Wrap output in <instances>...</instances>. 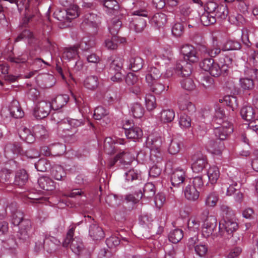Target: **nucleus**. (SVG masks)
<instances>
[{
  "mask_svg": "<svg viewBox=\"0 0 258 258\" xmlns=\"http://www.w3.org/2000/svg\"><path fill=\"white\" fill-rule=\"evenodd\" d=\"M224 115V111L221 108L216 110L213 117L208 110L204 111L203 114L204 118H207L209 121H212L214 134L220 140L226 139L233 132V125L225 119Z\"/></svg>",
  "mask_w": 258,
  "mask_h": 258,
  "instance_id": "f257e3e1",
  "label": "nucleus"
},
{
  "mask_svg": "<svg viewBox=\"0 0 258 258\" xmlns=\"http://www.w3.org/2000/svg\"><path fill=\"white\" fill-rule=\"evenodd\" d=\"M232 61V58L226 56L224 61H221L220 64L215 62L213 58H206L200 63V67L203 70L208 72L212 77H218L221 75L225 76L229 73L230 64Z\"/></svg>",
  "mask_w": 258,
  "mask_h": 258,
  "instance_id": "f03ea898",
  "label": "nucleus"
},
{
  "mask_svg": "<svg viewBox=\"0 0 258 258\" xmlns=\"http://www.w3.org/2000/svg\"><path fill=\"white\" fill-rule=\"evenodd\" d=\"M75 229L76 226L75 225L70 226L62 244L64 247H68L70 244V247L72 251L76 254L79 255L85 252L86 250L84 249L82 240L80 238L75 237L73 238Z\"/></svg>",
  "mask_w": 258,
  "mask_h": 258,
  "instance_id": "7ed1b4c3",
  "label": "nucleus"
},
{
  "mask_svg": "<svg viewBox=\"0 0 258 258\" xmlns=\"http://www.w3.org/2000/svg\"><path fill=\"white\" fill-rule=\"evenodd\" d=\"M238 228V225L235 218L226 217L223 223H219L218 234H217L216 236L228 238Z\"/></svg>",
  "mask_w": 258,
  "mask_h": 258,
  "instance_id": "20e7f679",
  "label": "nucleus"
},
{
  "mask_svg": "<svg viewBox=\"0 0 258 258\" xmlns=\"http://www.w3.org/2000/svg\"><path fill=\"white\" fill-rule=\"evenodd\" d=\"M132 15L136 17L131 22L130 28L136 32H141L146 26V21L141 17H148V16L146 7L144 6L142 8L134 11Z\"/></svg>",
  "mask_w": 258,
  "mask_h": 258,
  "instance_id": "39448f33",
  "label": "nucleus"
},
{
  "mask_svg": "<svg viewBox=\"0 0 258 258\" xmlns=\"http://www.w3.org/2000/svg\"><path fill=\"white\" fill-rule=\"evenodd\" d=\"M206 10L209 12L213 14L216 21L225 19L228 14L226 6L218 5L212 1L209 2L206 4Z\"/></svg>",
  "mask_w": 258,
  "mask_h": 258,
  "instance_id": "423d86ee",
  "label": "nucleus"
},
{
  "mask_svg": "<svg viewBox=\"0 0 258 258\" xmlns=\"http://www.w3.org/2000/svg\"><path fill=\"white\" fill-rule=\"evenodd\" d=\"M52 108L50 102L42 101L39 102L35 107L34 116L37 119H42L47 116Z\"/></svg>",
  "mask_w": 258,
  "mask_h": 258,
  "instance_id": "0eeeda50",
  "label": "nucleus"
},
{
  "mask_svg": "<svg viewBox=\"0 0 258 258\" xmlns=\"http://www.w3.org/2000/svg\"><path fill=\"white\" fill-rule=\"evenodd\" d=\"M180 52L183 55L184 61H188L190 62L195 63L199 61V56L197 55L196 49L188 44L183 45L180 49Z\"/></svg>",
  "mask_w": 258,
  "mask_h": 258,
  "instance_id": "6e6552de",
  "label": "nucleus"
},
{
  "mask_svg": "<svg viewBox=\"0 0 258 258\" xmlns=\"http://www.w3.org/2000/svg\"><path fill=\"white\" fill-rule=\"evenodd\" d=\"M217 226V219L214 216H211L210 218L206 222H204L202 226V235L204 237L208 238L210 236H212L213 238L216 237V236H214L213 234L214 230L216 228ZM218 233L215 234L216 235Z\"/></svg>",
  "mask_w": 258,
  "mask_h": 258,
  "instance_id": "1a4fd4ad",
  "label": "nucleus"
},
{
  "mask_svg": "<svg viewBox=\"0 0 258 258\" xmlns=\"http://www.w3.org/2000/svg\"><path fill=\"white\" fill-rule=\"evenodd\" d=\"M100 23V19L99 17L95 14L88 13L85 15L83 21L82 22L83 26H88L94 29L93 33H96L97 28Z\"/></svg>",
  "mask_w": 258,
  "mask_h": 258,
  "instance_id": "9d476101",
  "label": "nucleus"
},
{
  "mask_svg": "<svg viewBox=\"0 0 258 258\" xmlns=\"http://www.w3.org/2000/svg\"><path fill=\"white\" fill-rule=\"evenodd\" d=\"M185 172L184 170L180 168L174 169L170 177L172 185L178 187L182 184L185 179Z\"/></svg>",
  "mask_w": 258,
  "mask_h": 258,
  "instance_id": "9b49d317",
  "label": "nucleus"
},
{
  "mask_svg": "<svg viewBox=\"0 0 258 258\" xmlns=\"http://www.w3.org/2000/svg\"><path fill=\"white\" fill-rule=\"evenodd\" d=\"M103 5L106 12L110 16H118L121 14L119 6L116 0H104Z\"/></svg>",
  "mask_w": 258,
  "mask_h": 258,
  "instance_id": "f8f14e48",
  "label": "nucleus"
},
{
  "mask_svg": "<svg viewBox=\"0 0 258 258\" xmlns=\"http://www.w3.org/2000/svg\"><path fill=\"white\" fill-rule=\"evenodd\" d=\"M89 236L93 240H100L105 236L102 228L97 223H93L89 227Z\"/></svg>",
  "mask_w": 258,
  "mask_h": 258,
  "instance_id": "ddd939ff",
  "label": "nucleus"
},
{
  "mask_svg": "<svg viewBox=\"0 0 258 258\" xmlns=\"http://www.w3.org/2000/svg\"><path fill=\"white\" fill-rule=\"evenodd\" d=\"M21 151L22 149L19 144L17 143H9L6 145L5 154L7 158L12 159L15 158V155L20 154Z\"/></svg>",
  "mask_w": 258,
  "mask_h": 258,
  "instance_id": "4468645a",
  "label": "nucleus"
},
{
  "mask_svg": "<svg viewBox=\"0 0 258 258\" xmlns=\"http://www.w3.org/2000/svg\"><path fill=\"white\" fill-rule=\"evenodd\" d=\"M177 103L179 108L181 110H187L191 112L195 111L194 105L189 100V96L186 94L179 97Z\"/></svg>",
  "mask_w": 258,
  "mask_h": 258,
  "instance_id": "2eb2a0df",
  "label": "nucleus"
},
{
  "mask_svg": "<svg viewBox=\"0 0 258 258\" xmlns=\"http://www.w3.org/2000/svg\"><path fill=\"white\" fill-rule=\"evenodd\" d=\"M191 64L185 61H181L176 63L175 71L178 75L182 77L188 76L191 74Z\"/></svg>",
  "mask_w": 258,
  "mask_h": 258,
  "instance_id": "dca6fc26",
  "label": "nucleus"
},
{
  "mask_svg": "<svg viewBox=\"0 0 258 258\" xmlns=\"http://www.w3.org/2000/svg\"><path fill=\"white\" fill-rule=\"evenodd\" d=\"M170 16H167L164 13H158L155 14L151 19V23L155 26L160 28L164 26Z\"/></svg>",
  "mask_w": 258,
  "mask_h": 258,
  "instance_id": "f3484780",
  "label": "nucleus"
},
{
  "mask_svg": "<svg viewBox=\"0 0 258 258\" xmlns=\"http://www.w3.org/2000/svg\"><path fill=\"white\" fill-rule=\"evenodd\" d=\"M9 111L11 116L15 118H22L24 113L20 106L19 102L13 100L9 106Z\"/></svg>",
  "mask_w": 258,
  "mask_h": 258,
  "instance_id": "a211bd4d",
  "label": "nucleus"
},
{
  "mask_svg": "<svg viewBox=\"0 0 258 258\" xmlns=\"http://www.w3.org/2000/svg\"><path fill=\"white\" fill-rule=\"evenodd\" d=\"M121 15L115 16L112 18L109 23L108 29L112 35H116L122 25V22L120 21Z\"/></svg>",
  "mask_w": 258,
  "mask_h": 258,
  "instance_id": "6ab92c4d",
  "label": "nucleus"
},
{
  "mask_svg": "<svg viewBox=\"0 0 258 258\" xmlns=\"http://www.w3.org/2000/svg\"><path fill=\"white\" fill-rule=\"evenodd\" d=\"M69 99L67 95H60L57 96L50 102L52 109L58 110L64 106Z\"/></svg>",
  "mask_w": 258,
  "mask_h": 258,
  "instance_id": "aec40b11",
  "label": "nucleus"
},
{
  "mask_svg": "<svg viewBox=\"0 0 258 258\" xmlns=\"http://www.w3.org/2000/svg\"><path fill=\"white\" fill-rule=\"evenodd\" d=\"M78 56V46L76 45L63 48L62 57L64 59L70 60L76 59Z\"/></svg>",
  "mask_w": 258,
  "mask_h": 258,
  "instance_id": "412c9836",
  "label": "nucleus"
},
{
  "mask_svg": "<svg viewBox=\"0 0 258 258\" xmlns=\"http://www.w3.org/2000/svg\"><path fill=\"white\" fill-rule=\"evenodd\" d=\"M38 184L40 188L45 190L51 191L55 188L54 181L48 177H40L38 180Z\"/></svg>",
  "mask_w": 258,
  "mask_h": 258,
  "instance_id": "4be33fe9",
  "label": "nucleus"
},
{
  "mask_svg": "<svg viewBox=\"0 0 258 258\" xmlns=\"http://www.w3.org/2000/svg\"><path fill=\"white\" fill-rule=\"evenodd\" d=\"M146 80L148 84H152L161 77L160 71L158 69L154 67H150L148 69Z\"/></svg>",
  "mask_w": 258,
  "mask_h": 258,
  "instance_id": "5701e85b",
  "label": "nucleus"
},
{
  "mask_svg": "<svg viewBox=\"0 0 258 258\" xmlns=\"http://www.w3.org/2000/svg\"><path fill=\"white\" fill-rule=\"evenodd\" d=\"M185 198L191 201H195L199 198L200 193L196 188L191 185H187L184 189Z\"/></svg>",
  "mask_w": 258,
  "mask_h": 258,
  "instance_id": "b1692460",
  "label": "nucleus"
},
{
  "mask_svg": "<svg viewBox=\"0 0 258 258\" xmlns=\"http://www.w3.org/2000/svg\"><path fill=\"white\" fill-rule=\"evenodd\" d=\"M207 161L206 157L201 156L197 158L192 164L191 168L194 172H202L207 166Z\"/></svg>",
  "mask_w": 258,
  "mask_h": 258,
  "instance_id": "393cba45",
  "label": "nucleus"
},
{
  "mask_svg": "<svg viewBox=\"0 0 258 258\" xmlns=\"http://www.w3.org/2000/svg\"><path fill=\"white\" fill-rule=\"evenodd\" d=\"M20 138L28 143H32L35 141V137L30 129L22 127L19 132Z\"/></svg>",
  "mask_w": 258,
  "mask_h": 258,
  "instance_id": "a878e982",
  "label": "nucleus"
},
{
  "mask_svg": "<svg viewBox=\"0 0 258 258\" xmlns=\"http://www.w3.org/2000/svg\"><path fill=\"white\" fill-rule=\"evenodd\" d=\"M129 68L134 72L140 70L143 67V59L138 56H132L128 60Z\"/></svg>",
  "mask_w": 258,
  "mask_h": 258,
  "instance_id": "bb28decb",
  "label": "nucleus"
},
{
  "mask_svg": "<svg viewBox=\"0 0 258 258\" xmlns=\"http://www.w3.org/2000/svg\"><path fill=\"white\" fill-rule=\"evenodd\" d=\"M125 39L124 38L119 39L118 37L115 35H112L111 38L106 39L105 40L104 44L108 49L114 50L117 48L119 41H120V43H123L125 42Z\"/></svg>",
  "mask_w": 258,
  "mask_h": 258,
  "instance_id": "cd10ccee",
  "label": "nucleus"
},
{
  "mask_svg": "<svg viewBox=\"0 0 258 258\" xmlns=\"http://www.w3.org/2000/svg\"><path fill=\"white\" fill-rule=\"evenodd\" d=\"M99 85L98 78L95 76L87 77L84 81V85L89 90H94L96 89Z\"/></svg>",
  "mask_w": 258,
  "mask_h": 258,
  "instance_id": "c85d7f7f",
  "label": "nucleus"
},
{
  "mask_svg": "<svg viewBox=\"0 0 258 258\" xmlns=\"http://www.w3.org/2000/svg\"><path fill=\"white\" fill-rule=\"evenodd\" d=\"M12 214V223L16 226L19 225L21 223L22 224H25L28 228L30 226V222L28 220H23V215L21 211H16Z\"/></svg>",
  "mask_w": 258,
  "mask_h": 258,
  "instance_id": "c756f323",
  "label": "nucleus"
},
{
  "mask_svg": "<svg viewBox=\"0 0 258 258\" xmlns=\"http://www.w3.org/2000/svg\"><path fill=\"white\" fill-rule=\"evenodd\" d=\"M28 175L25 170H20L17 172L15 178V184L19 186H23L28 181Z\"/></svg>",
  "mask_w": 258,
  "mask_h": 258,
  "instance_id": "7c9ffc66",
  "label": "nucleus"
},
{
  "mask_svg": "<svg viewBox=\"0 0 258 258\" xmlns=\"http://www.w3.org/2000/svg\"><path fill=\"white\" fill-rule=\"evenodd\" d=\"M148 85L150 86L151 90L157 94H160L165 90H167L169 88L168 86L163 84L161 80H156L152 84Z\"/></svg>",
  "mask_w": 258,
  "mask_h": 258,
  "instance_id": "2f4dec72",
  "label": "nucleus"
},
{
  "mask_svg": "<svg viewBox=\"0 0 258 258\" xmlns=\"http://www.w3.org/2000/svg\"><path fill=\"white\" fill-rule=\"evenodd\" d=\"M205 12L201 16L200 19L202 23L204 26H209L216 22L215 18L213 13L209 12L205 8Z\"/></svg>",
  "mask_w": 258,
  "mask_h": 258,
  "instance_id": "473e14b6",
  "label": "nucleus"
},
{
  "mask_svg": "<svg viewBox=\"0 0 258 258\" xmlns=\"http://www.w3.org/2000/svg\"><path fill=\"white\" fill-rule=\"evenodd\" d=\"M117 157H118L119 162L122 165H129L135 159V157L132 154L124 151L117 155Z\"/></svg>",
  "mask_w": 258,
  "mask_h": 258,
  "instance_id": "72a5a7b5",
  "label": "nucleus"
},
{
  "mask_svg": "<svg viewBox=\"0 0 258 258\" xmlns=\"http://www.w3.org/2000/svg\"><path fill=\"white\" fill-rule=\"evenodd\" d=\"M51 176L56 180H63L66 177V173L61 166H55L51 168Z\"/></svg>",
  "mask_w": 258,
  "mask_h": 258,
  "instance_id": "f704fd0d",
  "label": "nucleus"
},
{
  "mask_svg": "<svg viewBox=\"0 0 258 258\" xmlns=\"http://www.w3.org/2000/svg\"><path fill=\"white\" fill-rule=\"evenodd\" d=\"M95 44V40L93 37H85L83 38L80 44H76V45L78 46V49L80 48L82 50L87 51L94 47Z\"/></svg>",
  "mask_w": 258,
  "mask_h": 258,
  "instance_id": "c9c22d12",
  "label": "nucleus"
},
{
  "mask_svg": "<svg viewBox=\"0 0 258 258\" xmlns=\"http://www.w3.org/2000/svg\"><path fill=\"white\" fill-rule=\"evenodd\" d=\"M207 174L210 183L214 184L217 182V180L219 178V169L216 166H211L207 171Z\"/></svg>",
  "mask_w": 258,
  "mask_h": 258,
  "instance_id": "e433bc0d",
  "label": "nucleus"
},
{
  "mask_svg": "<svg viewBox=\"0 0 258 258\" xmlns=\"http://www.w3.org/2000/svg\"><path fill=\"white\" fill-rule=\"evenodd\" d=\"M240 114L242 118L246 120L250 121L254 117V112L251 106H244L240 110Z\"/></svg>",
  "mask_w": 258,
  "mask_h": 258,
  "instance_id": "4c0bfd02",
  "label": "nucleus"
},
{
  "mask_svg": "<svg viewBox=\"0 0 258 258\" xmlns=\"http://www.w3.org/2000/svg\"><path fill=\"white\" fill-rule=\"evenodd\" d=\"M144 107L140 103H134L131 107L130 112L135 118L142 117L144 114Z\"/></svg>",
  "mask_w": 258,
  "mask_h": 258,
  "instance_id": "58836bf2",
  "label": "nucleus"
},
{
  "mask_svg": "<svg viewBox=\"0 0 258 258\" xmlns=\"http://www.w3.org/2000/svg\"><path fill=\"white\" fill-rule=\"evenodd\" d=\"M183 237V231L180 229H175L171 231L168 236L169 240L173 243H177Z\"/></svg>",
  "mask_w": 258,
  "mask_h": 258,
  "instance_id": "ea45409f",
  "label": "nucleus"
},
{
  "mask_svg": "<svg viewBox=\"0 0 258 258\" xmlns=\"http://www.w3.org/2000/svg\"><path fill=\"white\" fill-rule=\"evenodd\" d=\"M219 200V196L215 192H211L207 195L205 199V205L210 207H214Z\"/></svg>",
  "mask_w": 258,
  "mask_h": 258,
  "instance_id": "a19ab883",
  "label": "nucleus"
},
{
  "mask_svg": "<svg viewBox=\"0 0 258 258\" xmlns=\"http://www.w3.org/2000/svg\"><path fill=\"white\" fill-rule=\"evenodd\" d=\"M125 135L128 139H138L142 137L143 132L140 127L134 125L131 129L125 132Z\"/></svg>",
  "mask_w": 258,
  "mask_h": 258,
  "instance_id": "79ce46f5",
  "label": "nucleus"
},
{
  "mask_svg": "<svg viewBox=\"0 0 258 258\" xmlns=\"http://www.w3.org/2000/svg\"><path fill=\"white\" fill-rule=\"evenodd\" d=\"M59 241L52 236L46 237L43 240V248L47 251H51L54 248V245H58Z\"/></svg>",
  "mask_w": 258,
  "mask_h": 258,
  "instance_id": "37998d69",
  "label": "nucleus"
},
{
  "mask_svg": "<svg viewBox=\"0 0 258 258\" xmlns=\"http://www.w3.org/2000/svg\"><path fill=\"white\" fill-rule=\"evenodd\" d=\"M182 145V142L177 138L173 139L169 146L168 151L171 154H177L180 149Z\"/></svg>",
  "mask_w": 258,
  "mask_h": 258,
  "instance_id": "c03bdc74",
  "label": "nucleus"
},
{
  "mask_svg": "<svg viewBox=\"0 0 258 258\" xmlns=\"http://www.w3.org/2000/svg\"><path fill=\"white\" fill-rule=\"evenodd\" d=\"M155 185L152 183H146L143 189V194H141V198L142 196L147 198H151L155 196Z\"/></svg>",
  "mask_w": 258,
  "mask_h": 258,
  "instance_id": "a18cd8bd",
  "label": "nucleus"
},
{
  "mask_svg": "<svg viewBox=\"0 0 258 258\" xmlns=\"http://www.w3.org/2000/svg\"><path fill=\"white\" fill-rule=\"evenodd\" d=\"M187 226L188 234L191 235L190 233H198L200 226V220L196 218H191L188 220Z\"/></svg>",
  "mask_w": 258,
  "mask_h": 258,
  "instance_id": "49530a36",
  "label": "nucleus"
},
{
  "mask_svg": "<svg viewBox=\"0 0 258 258\" xmlns=\"http://www.w3.org/2000/svg\"><path fill=\"white\" fill-rule=\"evenodd\" d=\"M175 112L172 109H164L161 112V120L164 122H170L174 118Z\"/></svg>",
  "mask_w": 258,
  "mask_h": 258,
  "instance_id": "de8ad7c7",
  "label": "nucleus"
},
{
  "mask_svg": "<svg viewBox=\"0 0 258 258\" xmlns=\"http://www.w3.org/2000/svg\"><path fill=\"white\" fill-rule=\"evenodd\" d=\"M241 45L240 43L236 41L229 40L226 41L223 45L222 50L228 51L232 50H239Z\"/></svg>",
  "mask_w": 258,
  "mask_h": 258,
  "instance_id": "09e8293b",
  "label": "nucleus"
},
{
  "mask_svg": "<svg viewBox=\"0 0 258 258\" xmlns=\"http://www.w3.org/2000/svg\"><path fill=\"white\" fill-rule=\"evenodd\" d=\"M52 154L55 156H60L66 151L65 145L63 144L55 143L50 145Z\"/></svg>",
  "mask_w": 258,
  "mask_h": 258,
  "instance_id": "8fccbe9b",
  "label": "nucleus"
},
{
  "mask_svg": "<svg viewBox=\"0 0 258 258\" xmlns=\"http://www.w3.org/2000/svg\"><path fill=\"white\" fill-rule=\"evenodd\" d=\"M145 103L147 109L149 111L153 110L156 107V98L152 94H148L146 95Z\"/></svg>",
  "mask_w": 258,
  "mask_h": 258,
  "instance_id": "3c124183",
  "label": "nucleus"
},
{
  "mask_svg": "<svg viewBox=\"0 0 258 258\" xmlns=\"http://www.w3.org/2000/svg\"><path fill=\"white\" fill-rule=\"evenodd\" d=\"M33 133L35 138H45L47 135V131L42 125H37L34 127Z\"/></svg>",
  "mask_w": 258,
  "mask_h": 258,
  "instance_id": "603ef678",
  "label": "nucleus"
},
{
  "mask_svg": "<svg viewBox=\"0 0 258 258\" xmlns=\"http://www.w3.org/2000/svg\"><path fill=\"white\" fill-rule=\"evenodd\" d=\"M122 67V60L120 57H117L112 60L110 63V71L111 73L112 72H120Z\"/></svg>",
  "mask_w": 258,
  "mask_h": 258,
  "instance_id": "864d4df0",
  "label": "nucleus"
},
{
  "mask_svg": "<svg viewBox=\"0 0 258 258\" xmlns=\"http://www.w3.org/2000/svg\"><path fill=\"white\" fill-rule=\"evenodd\" d=\"M240 85L244 90H250L254 88V83L252 79L248 78L240 79Z\"/></svg>",
  "mask_w": 258,
  "mask_h": 258,
  "instance_id": "5fc2aeb1",
  "label": "nucleus"
},
{
  "mask_svg": "<svg viewBox=\"0 0 258 258\" xmlns=\"http://www.w3.org/2000/svg\"><path fill=\"white\" fill-rule=\"evenodd\" d=\"M9 59L11 62L16 63H24L29 60L28 54L25 52L18 56L10 57Z\"/></svg>",
  "mask_w": 258,
  "mask_h": 258,
  "instance_id": "6e6d98bb",
  "label": "nucleus"
},
{
  "mask_svg": "<svg viewBox=\"0 0 258 258\" xmlns=\"http://www.w3.org/2000/svg\"><path fill=\"white\" fill-rule=\"evenodd\" d=\"M181 87L187 91H192L196 88L195 84L191 78H186L181 81Z\"/></svg>",
  "mask_w": 258,
  "mask_h": 258,
  "instance_id": "4d7b16f0",
  "label": "nucleus"
},
{
  "mask_svg": "<svg viewBox=\"0 0 258 258\" xmlns=\"http://www.w3.org/2000/svg\"><path fill=\"white\" fill-rule=\"evenodd\" d=\"M50 167L47 161L44 159H41L35 164V168L39 171L45 172Z\"/></svg>",
  "mask_w": 258,
  "mask_h": 258,
  "instance_id": "13d9d810",
  "label": "nucleus"
},
{
  "mask_svg": "<svg viewBox=\"0 0 258 258\" xmlns=\"http://www.w3.org/2000/svg\"><path fill=\"white\" fill-rule=\"evenodd\" d=\"M179 123L182 128H188L191 126V119L187 115L182 113L179 117Z\"/></svg>",
  "mask_w": 258,
  "mask_h": 258,
  "instance_id": "bf43d9fd",
  "label": "nucleus"
},
{
  "mask_svg": "<svg viewBox=\"0 0 258 258\" xmlns=\"http://www.w3.org/2000/svg\"><path fill=\"white\" fill-rule=\"evenodd\" d=\"M108 112L104 107L98 106L94 110V118L96 120H100L107 115Z\"/></svg>",
  "mask_w": 258,
  "mask_h": 258,
  "instance_id": "052dcab7",
  "label": "nucleus"
},
{
  "mask_svg": "<svg viewBox=\"0 0 258 258\" xmlns=\"http://www.w3.org/2000/svg\"><path fill=\"white\" fill-rule=\"evenodd\" d=\"M184 31L183 25L180 23H175L172 28V33L175 37L181 36Z\"/></svg>",
  "mask_w": 258,
  "mask_h": 258,
  "instance_id": "680f3d73",
  "label": "nucleus"
},
{
  "mask_svg": "<svg viewBox=\"0 0 258 258\" xmlns=\"http://www.w3.org/2000/svg\"><path fill=\"white\" fill-rule=\"evenodd\" d=\"M54 17L60 21H68V16L66 10H57L53 14Z\"/></svg>",
  "mask_w": 258,
  "mask_h": 258,
  "instance_id": "e2e57ef3",
  "label": "nucleus"
},
{
  "mask_svg": "<svg viewBox=\"0 0 258 258\" xmlns=\"http://www.w3.org/2000/svg\"><path fill=\"white\" fill-rule=\"evenodd\" d=\"M203 47L204 48H205L206 52L209 54V56L212 57L216 56L220 53L222 50V48L221 49L217 45L214 44L212 48H207L205 46Z\"/></svg>",
  "mask_w": 258,
  "mask_h": 258,
  "instance_id": "0e129e2a",
  "label": "nucleus"
},
{
  "mask_svg": "<svg viewBox=\"0 0 258 258\" xmlns=\"http://www.w3.org/2000/svg\"><path fill=\"white\" fill-rule=\"evenodd\" d=\"M224 101L226 105L233 110L237 107L236 99L233 96H226L224 98Z\"/></svg>",
  "mask_w": 258,
  "mask_h": 258,
  "instance_id": "69168bd1",
  "label": "nucleus"
},
{
  "mask_svg": "<svg viewBox=\"0 0 258 258\" xmlns=\"http://www.w3.org/2000/svg\"><path fill=\"white\" fill-rule=\"evenodd\" d=\"M120 239L115 236H111L106 240V244L109 248L116 247L120 244Z\"/></svg>",
  "mask_w": 258,
  "mask_h": 258,
  "instance_id": "338daca9",
  "label": "nucleus"
},
{
  "mask_svg": "<svg viewBox=\"0 0 258 258\" xmlns=\"http://www.w3.org/2000/svg\"><path fill=\"white\" fill-rule=\"evenodd\" d=\"M203 86L206 89H214V80L209 76H205L203 77Z\"/></svg>",
  "mask_w": 258,
  "mask_h": 258,
  "instance_id": "774afa93",
  "label": "nucleus"
}]
</instances>
